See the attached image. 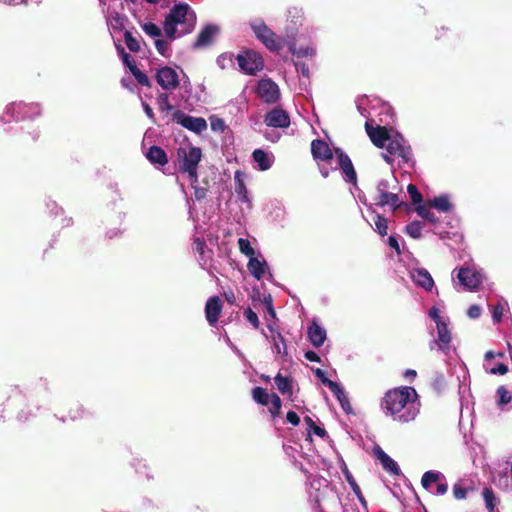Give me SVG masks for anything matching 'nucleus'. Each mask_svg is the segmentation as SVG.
Returning <instances> with one entry per match:
<instances>
[{
    "mask_svg": "<svg viewBox=\"0 0 512 512\" xmlns=\"http://www.w3.org/2000/svg\"><path fill=\"white\" fill-rule=\"evenodd\" d=\"M238 247H239L240 252L242 254L246 255L247 257H249V259L256 255L253 247L251 246L250 241L247 239L239 238L238 239Z\"/></svg>",
    "mask_w": 512,
    "mask_h": 512,
    "instance_id": "a18cd8bd",
    "label": "nucleus"
},
{
    "mask_svg": "<svg viewBox=\"0 0 512 512\" xmlns=\"http://www.w3.org/2000/svg\"><path fill=\"white\" fill-rule=\"evenodd\" d=\"M364 102L371 103V100H368V98H367V97H364L363 99L359 100V103H358L357 107H358V110H359V112L361 113V115H362V116H364V117H366L367 119H369V117H370V116H372V113H373V112H376V107H375V106H373V107L371 108L372 112H368V111L366 110V108H363Z\"/></svg>",
    "mask_w": 512,
    "mask_h": 512,
    "instance_id": "5fc2aeb1",
    "label": "nucleus"
},
{
    "mask_svg": "<svg viewBox=\"0 0 512 512\" xmlns=\"http://www.w3.org/2000/svg\"><path fill=\"white\" fill-rule=\"evenodd\" d=\"M373 121L374 120L367 119L365 123L366 132L375 146L384 148L391 133H389L386 128L379 125L377 127H373Z\"/></svg>",
    "mask_w": 512,
    "mask_h": 512,
    "instance_id": "a211bd4d",
    "label": "nucleus"
},
{
    "mask_svg": "<svg viewBox=\"0 0 512 512\" xmlns=\"http://www.w3.org/2000/svg\"><path fill=\"white\" fill-rule=\"evenodd\" d=\"M154 44L159 54L165 57L169 56L170 46L166 40L162 39V37H159L155 39Z\"/></svg>",
    "mask_w": 512,
    "mask_h": 512,
    "instance_id": "09e8293b",
    "label": "nucleus"
},
{
    "mask_svg": "<svg viewBox=\"0 0 512 512\" xmlns=\"http://www.w3.org/2000/svg\"><path fill=\"white\" fill-rule=\"evenodd\" d=\"M410 277L416 285L422 287L426 291H431L434 287V280L425 268L412 269L410 271Z\"/></svg>",
    "mask_w": 512,
    "mask_h": 512,
    "instance_id": "4be33fe9",
    "label": "nucleus"
},
{
    "mask_svg": "<svg viewBox=\"0 0 512 512\" xmlns=\"http://www.w3.org/2000/svg\"><path fill=\"white\" fill-rule=\"evenodd\" d=\"M504 306L501 303H498L492 311L493 321L496 323L501 322L503 316Z\"/></svg>",
    "mask_w": 512,
    "mask_h": 512,
    "instance_id": "bf43d9fd",
    "label": "nucleus"
},
{
    "mask_svg": "<svg viewBox=\"0 0 512 512\" xmlns=\"http://www.w3.org/2000/svg\"><path fill=\"white\" fill-rule=\"evenodd\" d=\"M407 192L414 204H420L422 202V195L414 184H409L407 186Z\"/></svg>",
    "mask_w": 512,
    "mask_h": 512,
    "instance_id": "3c124183",
    "label": "nucleus"
},
{
    "mask_svg": "<svg viewBox=\"0 0 512 512\" xmlns=\"http://www.w3.org/2000/svg\"><path fill=\"white\" fill-rule=\"evenodd\" d=\"M428 315L431 319H433L436 323V325H438V323H444L446 322L441 316H440V313H439V309L435 306L431 307L429 312H428Z\"/></svg>",
    "mask_w": 512,
    "mask_h": 512,
    "instance_id": "052dcab7",
    "label": "nucleus"
},
{
    "mask_svg": "<svg viewBox=\"0 0 512 512\" xmlns=\"http://www.w3.org/2000/svg\"><path fill=\"white\" fill-rule=\"evenodd\" d=\"M131 74L140 85L150 87L149 78L137 66H133V69H131Z\"/></svg>",
    "mask_w": 512,
    "mask_h": 512,
    "instance_id": "49530a36",
    "label": "nucleus"
},
{
    "mask_svg": "<svg viewBox=\"0 0 512 512\" xmlns=\"http://www.w3.org/2000/svg\"><path fill=\"white\" fill-rule=\"evenodd\" d=\"M156 81L162 89L171 91L178 87L179 75L176 69L164 66L157 70Z\"/></svg>",
    "mask_w": 512,
    "mask_h": 512,
    "instance_id": "4468645a",
    "label": "nucleus"
},
{
    "mask_svg": "<svg viewBox=\"0 0 512 512\" xmlns=\"http://www.w3.org/2000/svg\"><path fill=\"white\" fill-rule=\"evenodd\" d=\"M256 93L266 104H275L280 99L279 86L270 78H264L258 81Z\"/></svg>",
    "mask_w": 512,
    "mask_h": 512,
    "instance_id": "f8f14e48",
    "label": "nucleus"
},
{
    "mask_svg": "<svg viewBox=\"0 0 512 512\" xmlns=\"http://www.w3.org/2000/svg\"><path fill=\"white\" fill-rule=\"evenodd\" d=\"M254 162L257 164V169L260 171H266L271 168L274 162V156L272 153H267L262 149H256L252 153Z\"/></svg>",
    "mask_w": 512,
    "mask_h": 512,
    "instance_id": "c85d7f7f",
    "label": "nucleus"
},
{
    "mask_svg": "<svg viewBox=\"0 0 512 512\" xmlns=\"http://www.w3.org/2000/svg\"><path fill=\"white\" fill-rule=\"evenodd\" d=\"M286 419L293 426H297L300 423V418L294 411H289L286 415Z\"/></svg>",
    "mask_w": 512,
    "mask_h": 512,
    "instance_id": "338daca9",
    "label": "nucleus"
},
{
    "mask_svg": "<svg viewBox=\"0 0 512 512\" xmlns=\"http://www.w3.org/2000/svg\"><path fill=\"white\" fill-rule=\"evenodd\" d=\"M384 148L386 149V153H383L382 156L389 164L392 163L393 157L400 158L403 163H409L411 161L410 146L407 145L406 140L399 133H391Z\"/></svg>",
    "mask_w": 512,
    "mask_h": 512,
    "instance_id": "6e6552de",
    "label": "nucleus"
},
{
    "mask_svg": "<svg viewBox=\"0 0 512 512\" xmlns=\"http://www.w3.org/2000/svg\"><path fill=\"white\" fill-rule=\"evenodd\" d=\"M459 283L466 289L473 291L477 289L483 279L484 275L480 270L475 269L474 267H461L456 275Z\"/></svg>",
    "mask_w": 512,
    "mask_h": 512,
    "instance_id": "9b49d317",
    "label": "nucleus"
},
{
    "mask_svg": "<svg viewBox=\"0 0 512 512\" xmlns=\"http://www.w3.org/2000/svg\"><path fill=\"white\" fill-rule=\"evenodd\" d=\"M255 37L271 52H279L283 48V39L278 36L262 19L249 22Z\"/></svg>",
    "mask_w": 512,
    "mask_h": 512,
    "instance_id": "423d86ee",
    "label": "nucleus"
},
{
    "mask_svg": "<svg viewBox=\"0 0 512 512\" xmlns=\"http://www.w3.org/2000/svg\"><path fill=\"white\" fill-rule=\"evenodd\" d=\"M205 242L200 238H196L194 240V250L198 252L200 255H204Z\"/></svg>",
    "mask_w": 512,
    "mask_h": 512,
    "instance_id": "774afa93",
    "label": "nucleus"
},
{
    "mask_svg": "<svg viewBox=\"0 0 512 512\" xmlns=\"http://www.w3.org/2000/svg\"><path fill=\"white\" fill-rule=\"evenodd\" d=\"M172 119L184 128L198 134L207 129V123L204 118L189 116L180 110L173 112Z\"/></svg>",
    "mask_w": 512,
    "mask_h": 512,
    "instance_id": "ddd939ff",
    "label": "nucleus"
},
{
    "mask_svg": "<svg viewBox=\"0 0 512 512\" xmlns=\"http://www.w3.org/2000/svg\"><path fill=\"white\" fill-rule=\"evenodd\" d=\"M42 107L37 102L26 103L23 101L12 102L5 107L4 115L8 117L6 122L34 120L41 116Z\"/></svg>",
    "mask_w": 512,
    "mask_h": 512,
    "instance_id": "39448f33",
    "label": "nucleus"
},
{
    "mask_svg": "<svg viewBox=\"0 0 512 512\" xmlns=\"http://www.w3.org/2000/svg\"><path fill=\"white\" fill-rule=\"evenodd\" d=\"M512 400V393L505 387L499 386L496 390V403L500 408H504Z\"/></svg>",
    "mask_w": 512,
    "mask_h": 512,
    "instance_id": "f704fd0d",
    "label": "nucleus"
},
{
    "mask_svg": "<svg viewBox=\"0 0 512 512\" xmlns=\"http://www.w3.org/2000/svg\"><path fill=\"white\" fill-rule=\"evenodd\" d=\"M119 53L121 54L124 65L131 71L133 66H137L135 61L131 58V56L125 52L124 48L117 47Z\"/></svg>",
    "mask_w": 512,
    "mask_h": 512,
    "instance_id": "864d4df0",
    "label": "nucleus"
},
{
    "mask_svg": "<svg viewBox=\"0 0 512 512\" xmlns=\"http://www.w3.org/2000/svg\"><path fill=\"white\" fill-rule=\"evenodd\" d=\"M222 310V303L219 297L214 296L208 299L205 306V315L210 325H215Z\"/></svg>",
    "mask_w": 512,
    "mask_h": 512,
    "instance_id": "b1692460",
    "label": "nucleus"
},
{
    "mask_svg": "<svg viewBox=\"0 0 512 512\" xmlns=\"http://www.w3.org/2000/svg\"><path fill=\"white\" fill-rule=\"evenodd\" d=\"M178 156L180 160V170L188 174L191 183H197V169L202 157L201 149L194 146L181 147L178 149Z\"/></svg>",
    "mask_w": 512,
    "mask_h": 512,
    "instance_id": "0eeeda50",
    "label": "nucleus"
},
{
    "mask_svg": "<svg viewBox=\"0 0 512 512\" xmlns=\"http://www.w3.org/2000/svg\"><path fill=\"white\" fill-rule=\"evenodd\" d=\"M429 206L437 209L440 212L447 213L452 209L450 198L447 194H442L429 200Z\"/></svg>",
    "mask_w": 512,
    "mask_h": 512,
    "instance_id": "473e14b6",
    "label": "nucleus"
},
{
    "mask_svg": "<svg viewBox=\"0 0 512 512\" xmlns=\"http://www.w3.org/2000/svg\"><path fill=\"white\" fill-rule=\"evenodd\" d=\"M86 414L87 411L82 406H78L76 409L70 411L69 417L71 420L75 421L84 418Z\"/></svg>",
    "mask_w": 512,
    "mask_h": 512,
    "instance_id": "13d9d810",
    "label": "nucleus"
},
{
    "mask_svg": "<svg viewBox=\"0 0 512 512\" xmlns=\"http://www.w3.org/2000/svg\"><path fill=\"white\" fill-rule=\"evenodd\" d=\"M308 497L316 512H328L331 505L338 501L328 481L318 476L309 478Z\"/></svg>",
    "mask_w": 512,
    "mask_h": 512,
    "instance_id": "7ed1b4c3",
    "label": "nucleus"
},
{
    "mask_svg": "<svg viewBox=\"0 0 512 512\" xmlns=\"http://www.w3.org/2000/svg\"><path fill=\"white\" fill-rule=\"evenodd\" d=\"M481 307L479 305H471L467 311V315L471 319H477L481 316Z\"/></svg>",
    "mask_w": 512,
    "mask_h": 512,
    "instance_id": "680f3d73",
    "label": "nucleus"
},
{
    "mask_svg": "<svg viewBox=\"0 0 512 512\" xmlns=\"http://www.w3.org/2000/svg\"><path fill=\"white\" fill-rule=\"evenodd\" d=\"M500 357V358H503L504 357V353L502 352H499V353H494L493 351H487L485 353V356H484V364H483V367L485 369L486 372H488L489 374H492V375H504L508 372V366L503 364V363H500L496 366H490V361L494 358V357Z\"/></svg>",
    "mask_w": 512,
    "mask_h": 512,
    "instance_id": "bb28decb",
    "label": "nucleus"
},
{
    "mask_svg": "<svg viewBox=\"0 0 512 512\" xmlns=\"http://www.w3.org/2000/svg\"><path fill=\"white\" fill-rule=\"evenodd\" d=\"M401 191L400 183L395 176L392 175L389 178L379 180L373 197L374 205L389 207L393 211L397 210L403 204V201L399 198Z\"/></svg>",
    "mask_w": 512,
    "mask_h": 512,
    "instance_id": "20e7f679",
    "label": "nucleus"
},
{
    "mask_svg": "<svg viewBox=\"0 0 512 512\" xmlns=\"http://www.w3.org/2000/svg\"><path fill=\"white\" fill-rule=\"evenodd\" d=\"M157 104L159 110L164 112H170L174 110L173 105L169 101V95L167 93H160L157 97Z\"/></svg>",
    "mask_w": 512,
    "mask_h": 512,
    "instance_id": "c03bdc74",
    "label": "nucleus"
},
{
    "mask_svg": "<svg viewBox=\"0 0 512 512\" xmlns=\"http://www.w3.org/2000/svg\"><path fill=\"white\" fill-rule=\"evenodd\" d=\"M328 388L333 392L339 403L347 402L348 397L340 384L337 382H328Z\"/></svg>",
    "mask_w": 512,
    "mask_h": 512,
    "instance_id": "a19ab883",
    "label": "nucleus"
},
{
    "mask_svg": "<svg viewBox=\"0 0 512 512\" xmlns=\"http://www.w3.org/2000/svg\"><path fill=\"white\" fill-rule=\"evenodd\" d=\"M422 229H423V225L420 221H413L405 227L406 233L414 239L421 238Z\"/></svg>",
    "mask_w": 512,
    "mask_h": 512,
    "instance_id": "4c0bfd02",
    "label": "nucleus"
},
{
    "mask_svg": "<svg viewBox=\"0 0 512 512\" xmlns=\"http://www.w3.org/2000/svg\"><path fill=\"white\" fill-rule=\"evenodd\" d=\"M264 123L273 128H287L290 125V117L285 110L274 108L266 113Z\"/></svg>",
    "mask_w": 512,
    "mask_h": 512,
    "instance_id": "dca6fc26",
    "label": "nucleus"
},
{
    "mask_svg": "<svg viewBox=\"0 0 512 512\" xmlns=\"http://www.w3.org/2000/svg\"><path fill=\"white\" fill-rule=\"evenodd\" d=\"M416 212L417 214L427 220L428 222L432 223V224H436L438 222V218L436 217L435 213L434 212H431L429 209H427L425 206L423 205H419L417 208H416Z\"/></svg>",
    "mask_w": 512,
    "mask_h": 512,
    "instance_id": "79ce46f5",
    "label": "nucleus"
},
{
    "mask_svg": "<svg viewBox=\"0 0 512 512\" xmlns=\"http://www.w3.org/2000/svg\"><path fill=\"white\" fill-rule=\"evenodd\" d=\"M377 458L379 459L383 468L392 475H399L400 468L398 464L383 450L379 449L376 453Z\"/></svg>",
    "mask_w": 512,
    "mask_h": 512,
    "instance_id": "7c9ffc66",
    "label": "nucleus"
},
{
    "mask_svg": "<svg viewBox=\"0 0 512 512\" xmlns=\"http://www.w3.org/2000/svg\"><path fill=\"white\" fill-rule=\"evenodd\" d=\"M386 416L399 423H408L417 417L420 411L418 394L413 387H401L389 390L381 402Z\"/></svg>",
    "mask_w": 512,
    "mask_h": 512,
    "instance_id": "f257e3e1",
    "label": "nucleus"
},
{
    "mask_svg": "<svg viewBox=\"0 0 512 512\" xmlns=\"http://www.w3.org/2000/svg\"><path fill=\"white\" fill-rule=\"evenodd\" d=\"M124 38H125V43L130 51H132V52L139 51L140 43L135 37H133V35L130 32L126 31Z\"/></svg>",
    "mask_w": 512,
    "mask_h": 512,
    "instance_id": "8fccbe9b",
    "label": "nucleus"
},
{
    "mask_svg": "<svg viewBox=\"0 0 512 512\" xmlns=\"http://www.w3.org/2000/svg\"><path fill=\"white\" fill-rule=\"evenodd\" d=\"M482 497L487 510L493 512L498 502L494 491L491 488L485 487L482 491Z\"/></svg>",
    "mask_w": 512,
    "mask_h": 512,
    "instance_id": "c9c22d12",
    "label": "nucleus"
},
{
    "mask_svg": "<svg viewBox=\"0 0 512 512\" xmlns=\"http://www.w3.org/2000/svg\"><path fill=\"white\" fill-rule=\"evenodd\" d=\"M335 154L338 159V166L342 170L346 182L356 185L357 174L349 156L339 148L335 149Z\"/></svg>",
    "mask_w": 512,
    "mask_h": 512,
    "instance_id": "2eb2a0df",
    "label": "nucleus"
},
{
    "mask_svg": "<svg viewBox=\"0 0 512 512\" xmlns=\"http://www.w3.org/2000/svg\"><path fill=\"white\" fill-rule=\"evenodd\" d=\"M275 385L277 389L282 393H291L292 386H291V380L288 377L282 376L280 373L276 375L274 378Z\"/></svg>",
    "mask_w": 512,
    "mask_h": 512,
    "instance_id": "e433bc0d",
    "label": "nucleus"
},
{
    "mask_svg": "<svg viewBox=\"0 0 512 512\" xmlns=\"http://www.w3.org/2000/svg\"><path fill=\"white\" fill-rule=\"evenodd\" d=\"M252 396L255 402L261 405H268L269 403V395L265 389L261 387H255L252 390Z\"/></svg>",
    "mask_w": 512,
    "mask_h": 512,
    "instance_id": "ea45409f",
    "label": "nucleus"
},
{
    "mask_svg": "<svg viewBox=\"0 0 512 512\" xmlns=\"http://www.w3.org/2000/svg\"><path fill=\"white\" fill-rule=\"evenodd\" d=\"M245 317L247 319V321L254 327V328H258L259 327V319H258V316L257 314L251 309V308H248L246 311H245Z\"/></svg>",
    "mask_w": 512,
    "mask_h": 512,
    "instance_id": "4d7b16f0",
    "label": "nucleus"
},
{
    "mask_svg": "<svg viewBox=\"0 0 512 512\" xmlns=\"http://www.w3.org/2000/svg\"><path fill=\"white\" fill-rule=\"evenodd\" d=\"M436 329L437 340L435 341V344L438 346L440 351L447 355L450 352V343L452 341V335L448 329L447 322L438 323V325H436Z\"/></svg>",
    "mask_w": 512,
    "mask_h": 512,
    "instance_id": "412c9836",
    "label": "nucleus"
},
{
    "mask_svg": "<svg viewBox=\"0 0 512 512\" xmlns=\"http://www.w3.org/2000/svg\"><path fill=\"white\" fill-rule=\"evenodd\" d=\"M143 31L150 37L157 39L162 37V31L160 27L152 22H147L142 25Z\"/></svg>",
    "mask_w": 512,
    "mask_h": 512,
    "instance_id": "37998d69",
    "label": "nucleus"
},
{
    "mask_svg": "<svg viewBox=\"0 0 512 512\" xmlns=\"http://www.w3.org/2000/svg\"><path fill=\"white\" fill-rule=\"evenodd\" d=\"M146 158L152 164H158L160 166H164L168 163L166 152L159 146H151L146 153Z\"/></svg>",
    "mask_w": 512,
    "mask_h": 512,
    "instance_id": "c756f323",
    "label": "nucleus"
},
{
    "mask_svg": "<svg viewBox=\"0 0 512 512\" xmlns=\"http://www.w3.org/2000/svg\"><path fill=\"white\" fill-rule=\"evenodd\" d=\"M290 40V45H289V50L290 52L298 57V58H303V57H313L315 54H316V49L313 45H307L305 47L303 46H300V47H297L296 44L293 42V40L289 39Z\"/></svg>",
    "mask_w": 512,
    "mask_h": 512,
    "instance_id": "72a5a7b5",
    "label": "nucleus"
},
{
    "mask_svg": "<svg viewBox=\"0 0 512 512\" xmlns=\"http://www.w3.org/2000/svg\"><path fill=\"white\" fill-rule=\"evenodd\" d=\"M243 173L239 170H237L234 174V181H235V193L238 197V200L241 203H245L249 209L252 207V202L249 197V192L245 186L244 180H243Z\"/></svg>",
    "mask_w": 512,
    "mask_h": 512,
    "instance_id": "a878e982",
    "label": "nucleus"
},
{
    "mask_svg": "<svg viewBox=\"0 0 512 512\" xmlns=\"http://www.w3.org/2000/svg\"><path fill=\"white\" fill-rule=\"evenodd\" d=\"M452 491H453L454 498L457 500H463L467 496V489L462 487L458 483L453 486Z\"/></svg>",
    "mask_w": 512,
    "mask_h": 512,
    "instance_id": "6e6d98bb",
    "label": "nucleus"
},
{
    "mask_svg": "<svg viewBox=\"0 0 512 512\" xmlns=\"http://www.w3.org/2000/svg\"><path fill=\"white\" fill-rule=\"evenodd\" d=\"M241 72L247 75H256L264 68V60L259 52L244 50L236 56Z\"/></svg>",
    "mask_w": 512,
    "mask_h": 512,
    "instance_id": "1a4fd4ad",
    "label": "nucleus"
},
{
    "mask_svg": "<svg viewBox=\"0 0 512 512\" xmlns=\"http://www.w3.org/2000/svg\"><path fill=\"white\" fill-rule=\"evenodd\" d=\"M196 25V14L187 3L175 4L164 21V32L173 40L190 33Z\"/></svg>",
    "mask_w": 512,
    "mask_h": 512,
    "instance_id": "f03ea898",
    "label": "nucleus"
},
{
    "mask_svg": "<svg viewBox=\"0 0 512 512\" xmlns=\"http://www.w3.org/2000/svg\"><path fill=\"white\" fill-rule=\"evenodd\" d=\"M220 28L216 24H207L199 32L194 43L195 48H205L210 46L216 36L219 34Z\"/></svg>",
    "mask_w": 512,
    "mask_h": 512,
    "instance_id": "6ab92c4d",
    "label": "nucleus"
},
{
    "mask_svg": "<svg viewBox=\"0 0 512 512\" xmlns=\"http://www.w3.org/2000/svg\"><path fill=\"white\" fill-rule=\"evenodd\" d=\"M496 485L502 491L512 493V462L509 468L498 475Z\"/></svg>",
    "mask_w": 512,
    "mask_h": 512,
    "instance_id": "2f4dec72",
    "label": "nucleus"
},
{
    "mask_svg": "<svg viewBox=\"0 0 512 512\" xmlns=\"http://www.w3.org/2000/svg\"><path fill=\"white\" fill-rule=\"evenodd\" d=\"M374 230L377 231L381 236L387 235L388 220L384 216L376 214L374 220Z\"/></svg>",
    "mask_w": 512,
    "mask_h": 512,
    "instance_id": "58836bf2",
    "label": "nucleus"
},
{
    "mask_svg": "<svg viewBox=\"0 0 512 512\" xmlns=\"http://www.w3.org/2000/svg\"><path fill=\"white\" fill-rule=\"evenodd\" d=\"M311 153L316 160L327 161L333 158V151L330 149L329 145L321 139L312 141Z\"/></svg>",
    "mask_w": 512,
    "mask_h": 512,
    "instance_id": "5701e85b",
    "label": "nucleus"
},
{
    "mask_svg": "<svg viewBox=\"0 0 512 512\" xmlns=\"http://www.w3.org/2000/svg\"><path fill=\"white\" fill-rule=\"evenodd\" d=\"M191 184L194 188L195 199L199 201V200H202L203 198H205V196L207 194V189L203 188V187L196 186L195 185L196 183H191Z\"/></svg>",
    "mask_w": 512,
    "mask_h": 512,
    "instance_id": "e2e57ef3",
    "label": "nucleus"
},
{
    "mask_svg": "<svg viewBox=\"0 0 512 512\" xmlns=\"http://www.w3.org/2000/svg\"><path fill=\"white\" fill-rule=\"evenodd\" d=\"M217 64L220 68L225 69L233 64V54L224 53L218 56Z\"/></svg>",
    "mask_w": 512,
    "mask_h": 512,
    "instance_id": "603ef678",
    "label": "nucleus"
},
{
    "mask_svg": "<svg viewBox=\"0 0 512 512\" xmlns=\"http://www.w3.org/2000/svg\"><path fill=\"white\" fill-rule=\"evenodd\" d=\"M314 374L327 387H328V382H333L332 380H330L326 377L325 372L320 368L314 369Z\"/></svg>",
    "mask_w": 512,
    "mask_h": 512,
    "instance_id": "0e129e2a",
    "label": "nucleus"
},
{
    "mask_svg": "<svg viewBox=\"0 0 512 512\" xmlns=\"http://www.w3.org/2000/svg\"><path fill=\"white\" fill-rule=\"evenodd\" d=\"M304 12L302 8L299 7H290L287 10V22L291 25V27L286 28V36L288 39L294 40V36L298 29V26L302 24Z\"/></svg>",
    "mask_w": 512,
    "mask_h": 512,
    "instance_id": "aec40b11",
    "label": "nucleus"
},
{
    "mask_svg": "<svg viewBox=\"0 0 512 512\" xmlns=\"http://www.w3.org/2000/svg\"><path fill=\"white\" fill-rule=\"evenodd\" d=\"M308 338L313 346L320 347L326 340V330L317 322L313 321L308 327Z\"/></svg>",
    "mask_w": 512,
    "mask_h": 512,
    "instance_id": "cd10ccee",
    "label": "nucleus"
},
{
    "mask_svg": "<svg viewBox=\"0 0 512 512\" xmlns=\"http://www.w3.org/2000/svg\"><path fill=\"white\" fill-rule=\"evenodd\" d=\"M295 66H296V70L297 72L301 73L303 76L305 77H309V67L307 64H305L304 62H297L295 63Z\"/></svg>",
    "mask_w": 512,
    "mask_h": 512,
    "instance_id": "69168bd1",
    "label": "nucleus"
},
{
    "mask_svg": "<svg viewBox=\"0 0 512 512\" xmlns=\"http://www.w3.org/2000/svg\"><path fill=\"white\" fill-rule=\"evenodd\" d=\"M432 387L437 391L441 392L446 387V379L443 373L436 372L433 377Z\"/></svg>",
    "mask_w": 512,
    "mask_h": 512,
    "instance_id": "de8ad7c7",
    "label": "nucleus"
},
{
    "mask_svg": "<svg viewBox=\"0 0 512 512\" xmlns=\"http://www.w3.org/2000/svg\"><path fill=\"white\" fill-rule=\"evenodd\" d=\"M267 327L270 330L271 335H266V338L273 344L274 352L282 358L286 357L288 353L284 337L279 331H276L272 325L268 324Z\"/></svg>",
    "mask_w": 512,
    "mask_h": 512,
    "instance_id": "393cba45",
    "label": "nucleus"
},
{
    "mask_svg": "<svg viewBox=\"0 0 512 512\" xmlns=\"http://www.w3.org/2000/svg\"><path fill=\"white\" fill-rule=\"evenodd\" d=\"M247 268L250 274L257 280H261L266 274L270 278L272 277V274L269 272L268 263L260 253L249 259Z\"/></svg>",
    "mask_w": 512,
    "mask_h": 512,
    "instance_id": "f3484780",
    "label": "nucleus"
},
{
    "mask_svg": "<svg viewBox=\"0 0 512 512\" xmlns=\"http://www.w3.org/2000/svg\"><path fill=\"white\" fill-rule=\"evenodd\" d=\"M421 484L425 490L436 496H442L448 491L446 477L439 471L425 472L421 478Z\"/></svg>",
    "mask_w": 512,
    "mask_h": 512,
    "instance_id": "9d476101",
    "label": "nucleus"
}]
</instances>
